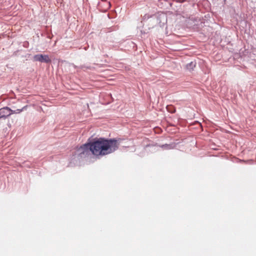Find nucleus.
Here are the masks:
<instances>
[{
  "label": "nucleus",
  "mask_w": 256,
  "mask_h": 256,
  "mask_svg": "<svg viewBox=\"0 0 256 256\" xmlns=\"http://www.w3.org/2000/svg\"><path fill=\"white\" fill-rule=\"evenodd\" d=\"M92 149V154L94 156H105L116 150L120 143L116 138H100L90 142Z\"/></svg>",
  "instance_id": "f257e3e1"
},
{
  "label": "nucleus",
  "mask_w": 256,
  "mask_h": 256,
  "mask_svg": "<svg viewBox=\"0 0 256 256\" xmlns=\"http://www.w3.org/2000/svg\"><path fill=\"white\" fill-rule=\"evenodd\" d=\"M92 154V149L90 142L76 148L70 158V164L71 166L80 164L82 160Z\"/></svg>",
  "instance_id": "f03ea898"
},
{
  "label": "nucleus",
  "mask_w": 256,
  "mask_h": 256,
  "mask_svg": "<svg viewBox=\"0 0 256 256\" xmlns=\"http://www.w3.org/2000/svg\"><path fill=\"white\" fill-rule=\"evenodd\" d=\"M34 60L40 62L49 63L51 60L48 55L38 54L34 56Z\"/></svg>",
  "instance_id": "7ed1b4c3"
},
{
  "label": "nucleus",
  "mask_w": 256,
  "mask_h": 256,
  "mask_svg": "<svg viewBox=\"0 0 256 256\" xmlns=\"http://www.w3.org/2000/svg\"><path fill=\"white\" fill-rule=\"evenodd\" d=\"M0 114L2 118H6L12 114V110L8 106L0 108Z\"/></svg>",
  "instance_id": "20e7f679"
},
{
  "label": "nucleus",
  "mask_w": 256,
  "mask_h": 256,
  "mask_svg": "<svg viewBox=\"0 0 256 256\" xmlns=\"http://www.w3.org/2000/svg\"><path fill=\"white\" fill-rule=\"evenodd\" d=\"M156 146H159L164 150H172L174 148L176 144L174 143L170 144H164L162 145H156Z\"/></svg>",
  "instance_id": "39448f33"
},
{
  "label": "nucleus",
  "mask_w": 256,
  "mask_h": 256,
  "mask_svg": "<svg viewBox=\"0 0 256 256\" xmlns=\"http://www.w3.org/2000/svg\"><path fill=\"white\" fill-rule=\"evenodd\" d=\"M196 66V62L195 61L191 62L186 65V68L190 72L194 70V68Z\"/></svg>",
  "instance_id": "423d86ee"
},
{
  "label": "nucleus",
  "mask_w": 256,
  "mask_h": 256,
  "mask_svg": "<svg viewBox=\"0 0 256 256\" xmlns=\"http://www.w3.org/2000/svg\"><path fill=\"white\" fill-rule=\"evenodd\" d=\"M167 110L170 113H174L176 112L175 108L172 106H167Z\"/></svg>",
  "instance_id": "0eeeda50"
},
{
  "label": "nucleus",
  "mask_w": 256,
  "mask_h": 256,
  "mask_svg": "<svg viewBox=\"0 0 256 256\" xmlns=\"http://www.w3.org/2000/svg\"><path fill=\"white\" fill-rule=\"evenodd\" d=\"M78 68L81 69H90V70L92 68V67L90 66L85 65V64L81 65Z\"/></svg>",
  "instance_id": "6e6552de"
},
{
  "label": "nucleus",
  "mask_w": 256,
  "mask_h": 256,
  "mask_svg": "<svg viewBox=\"0 0 256 256\" xmlns=\"http://www.w3.org/2000/svg\"><path fill=\"white\" fill-rule=\"evenodd\" d=\"M24 108H25V107H24L22 109H17L15 110H12V114H19L21 112H22Z\"/></svg>",
  "instance_id": "1a4fd4ad"
},
{
  "label": "nucleus",
  "mask_w": 256,
  "mask_h": 256,
  "mask_svg": "<svg viewBox=\"0 0 256 256\" xmlns=\"http://www.w3.org/2000/svg\"><path fill=\"white\" fill-rule=\"evenodd\" d=\"M140 34H142V38H146L145 35L147 34V32H146V31H143L142 30H140Z\"/></svg>",
  "instance_id": "9d476101"
},
{
  "label": "nucleus",
  "mask_w": 256,
  "mask_h": 256,
  "mask_svg": "<svg viewBox=\"0 0 256 256\" xmlns=\"http://www.w3.org/2000/svg\"><path fill=\"white\" fill-rule=\"evenodd\" d=\"M70 66H72V67H73V68H78V66H75V65H74V64H71Z\"/></svg>",
  "instance_id": "9b49d317"
}]
</instances>
